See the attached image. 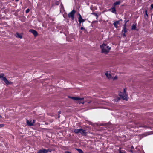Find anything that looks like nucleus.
<instances>
[{
  "mask_svg": "<svg viewBox=\"0 0 153 153\" xmlns=\"http://www.w3.org/2000/svg\"><path fill=\"white\" fill-rule=\"evenodd\" d=\"M114 100L116 102H117L119 101V100H120V98L119 97H118L117 99H115Z\"/></svg>",
  "mask_w": 153,
  "mask_h": 153,
  "instance_id": "4be33fe9",
  "label": "nucleus"
},
{
  "mask_svg": "<svg viewBox=\"0 0 153 153\" xmlns=\"http://www.w3.org/2000/svg\"><path fill=\"white\" fill-rule=\"evenodd\" d=\"M32 123V122L31 121H29L28 120H27V124L29 126H31L33 125Z\"/></svg>",
  "mask_w": 153,
  "mask_h": 153,
  "instance_id": "f8f14e48",
  "label": "nucleus"
},
{
  "mask_svg": "<svg viewBox=\"0 0 153 153\" xmlns=\"http://www.w3.org/2000/svg\"><path fill=\"white\" fill-rule=\"evenodd\" d=\"M119 21H116V22H114V23L113 25H114V26L115 27L117 28V27L118 25L119 24Z\"/></svg>",
  "mask_w": 153,
  "mask_h": 153,
  "instance_id": "4468645a",
  "label": "nucleus"
},
{
  "mask_svg": "<svg viewBox=\"0 0 153 153\" xmlns=\"http://www.w3.org/2000/svg\"><path fill=\"white\" fill-rule=\"evenodd\" d=\"M119 153H121V152L120 151V152H119Z\"/></svg>",
  "mask_w": 153,
  "mask_h": 153,
  "instance_id": "f704fd0d",
  "label": "nucleus"
},
{
  "mask_svg": "<svg viewBox=\"0 0 153 153\" xmlns=\"http://www.w3.org/2000/svg\"><path fill=\"white\" fill-rule=\"evenodd\" d=\"M68 97L74 100L78 101L79 104H83L84 103V98L68 96Z\"/></svg>",
  "mask_w": 153,
  "mask_h": 153,
  "instance_id": "7ed1b4c3",
  "label": "nucleus"
},
{
  "mask_svg": "<svg viewBox=\"0 0 153 153\" xmlns=\"http://www.w3.org/2000/svg\"><path fill=\"white\" fill-rule=\"evenodd\" d=\"M81 30H84V28L83 27H82L81 28Z\"/></svg>",
  "mask_w": 153,
  "mask_h": 153,
  "instance_id": "7c9ffc66",
  "label": "nucleus"
},
{
  "mask_svg": "<svg viewBox=\"0 0 153 153\" xmlns=\"http://www.w3.org/2000/svg\"><path fill=\"white\" fill-rule=\"evenodd\" d=\"M128 29L126 28H123L122 30V33H126Z\"/></svg>",
  "mask_w": 153,
  "mask_h": 153,
  "instance_id": "a211bd4d",
  "label": "nucleus"
},
{
  "mask_svg": "<svg viewBox=\"0 0 153 153\" xmlns=\"http://www.w3.org/2000/svg\"><path fill=\"white\" fill-rule=\"evenodd\" d=\"M79 133L83 136H86L87 134V132L85 130L80 129Z\"/></svg>",
  "mask_w": 153,
  "mask_h": 153,
  "instance_id": "0eeeda50",
  "label": "nucleus"
},
{
  "mask_svg": "<svg viewBox=\"0 0 153 153\" xmlns=\"http://www.w3.org/2000/svg\"><path fill=\"white\" fill-rule=\"evenodd\" d=\"M145 12L147 16H148V14H147V10H146Z\"/></svg>",
  "mask_w": 153,
  "mask_h": 153,
  "instance_id": "c756f323",
  "label": "nucleus"
},
{
  "mask_svg": "<svg viewBox=\"0 0 153 153\" xmlns=\"http://www.w3.org/2000/svg\"><path fill=\"white\" fill-rule=\"evenodd\" d=\"M0 117H1V116H0Z\"/></svg>",
  "mask_w": 153,
  "mask_h": 153,
  "instance_id": "4c0bfd02",
  "label": "nucleus"
},
{
  "mask_svg": "<svg viewBox=\"0 0 153 153\" xmlns=\"http://www.w3.org/2000/svg\"><path fill=\"white\" fill-rule=\"evenodd\" d=\"M18 0H16V1H18Z\"/></svg>",
  "mask_w": 153,
  "mask_h": 153,
  "instance_id": "e433bc0d",
  "label": "nucleus"
},
{
  "mask_svg": "<svg viewBox=\"0 0 153 153\" xmlns=\"http://www.w3.org/2000/svg\"><path fill=\"white\" fill-rule=\"evenodd\" d=\"M123 36L124 37H126V35L125 34V33H123Z\"/></svg>",
  "mask_w": 153,
  "mask_h": 153,
  "instance_id": "c85d7f7f",
  "label": "nucleus"
},
{
  "mask_svg": "<svg viewBox=\"0 0 153 153\" xmlns=\"http://www.w3.org/2000/svg\"><path fill=\"white\" fill-rule=\"evenodd\" d=\"M151 7L152 9H153V4H152L151 5Z\"/></svg>",
  "mask_w": 153,
  "mask_h": 153,
  "instance_id": "a878e982",
  "label": "nucleus"
},
{
  "mask_svg": "<svg viewBox=\"0 0 153 153\" xmlns=\"http://www.w3.org/2000/svg\"><path fill=\"white\" fill-rule=\"evenodd\" d=\"M0 78L1 80L3 81L7 85H8L10 84L9 81L7 80L6 77L4 76V74L2 73L0 74Z\"/></svg>",
  "mask_w": 153,
  "mask_h": 153,
  "instance_id": "20e7f679",
  "label": "nucleus"
},
{
  "mask_svg": "<svg viewBox=\"0 0 153 153\" xmlns=\"http://www.w3.org/2000/svg\"><path fill=\"white\" fill-rule=\"evenodd\" d=\"M35 122H36V120H33V122H32V123L33 124H33L35 123Z\"/></svg>",
  "mask_w": 153,
  "mask_h": 153,
  "instance_id": "b1692460",
  "label": "nucleus"
},
{
  "mask_svg": "<svg viewBox=\"0 0 153 153\" xmlns=\"http://www.w3.org/2000/svg\"><path fill=\"white\" fill-rule=\"evenodd\" d=\"M61 113V112L60 111H59L58 112L59 115Z\"/></svg>",
  "mask_w": 153,
  "mask_h": 153,
  "instance_id": "2f4dec72",
  "label": "nucleus"
},
{
  "mask_svg": "<svg viewBox=\"0 0 153 153\" xmlns=\"http://www.w3.org/2000/svg\"><path fill=\"white\" fill-rule=\"evenodd\" d=\"M75 150H77L79 153H83V151L80 149H75Z\"/></svg>",
  "mask_w": 153,
  "mask_h": 153,
  "instance_id": "6ab92c4d",
  "label": "nucleus"
},
{
  "mask_svg": "<svg viewBox=\"0 0 153 153\" xmlns=\"http://www.w3.org/2000/svg\"><path fill=\"white\" fill-rule=\"evenodd\" d=\"M126 89H124L123 92H120L119 93V96L123 99L127 100L128 99V96L126 94Z\"/></svg>",
  "mask_w": 153,
  "mask_h": 153,
  "instance_id": "f03ea898",
  "label": "nucleus"
},
{
  "mask_svg": "<svg viewBox=\"0 0 153 153\" xmlns=\"http://www.w3.org/2000/svg\"><path fill=\"white\" fill-rule=\"evenodd\" d=\"M59 117H60V116L59 115L58 116V118H59Z\"/></svg>",
  "mask_w": 153,
  "mask_h": 153,
  "instance_id": "72a5a7b5",
  "label": "nucleus"
},
{
  "mask_svg": "<svg viewBox=\"0 0 153 153\" xmlns=\"http://www.w3.org/2000/svg\"><path fill=\"white\" fill-rule=\"evenodd\" d=\"M117 79V76H115L114 77H112V79L114 80H116V79Z\"/></svg>",
  "mask_w": 153,
  "mask_h": 153,
  "instance_id": "412c9836",
  "label": "nucleus"
},
{
  "mask_svg": "<svg viewBox=\"0 0 153 153\" xmlns=\"http://www.w3.org/2000/svg\"><path fill=\"white\" fill-rule=\"evenodd\" d=\"M65 153H70L68 152L67 151L65 152Z\"/></svg>",
  "mask_w": 153,
  "mask_h": 153,
  "instance_id": "473e14b6",
  "label": "nucleus"
},
{
  "mask_svg": "<svg viewBox=\"0 0 153 153\" xmlns=\"http://www.w3.org/2000/svg\"><path fill=\"white\" fill-rule=\"evenodd\" d=\"M109 10L113 13H114L115 14L116 13V10L115 8V7H113L110 9Z\"/></svg>",
  "mask_w": 153,
  "mask_h": 153,
  "instance_id": "9b49d317",
  "label": "nucleus"
},
{
  "mask_svg": "<svg viewBox=\"0 0 153 153\" xmlns=\"http://www.w3.org/2000/svg\"><path fill=\"white\" fill-rule=\"evenodd\" d=\"M126 23H125L123 25V28H126Z\"/></svg>",
  "mask_w": 153,
  "mask_h": 153,
  "instance_id": "bb28decb",
  "label": "nucleus"
},
{
  "mask_svg": "<svg viewBox=\"0 0 153 153\" xmlns=\"http://www.w3.org/2000/svg\"><path fill=\"white\" fill-rule=\"evenodd\" d=\"M78 15L79 16L78 18V21L79 24H80L81 23L83 22L85 20L82 18L81 16L79 13L78 14Z\"/></svg>",
  "mask_w": 153,
  "mask_h": 153,
  "instance_id": "1a4fd4ad",
  "label": "nucleus"
},
{
  "mask_svg": "<svg viewBox=\"0 0 153 153\" xmlns=\"http://www.w3.org/2000/svg\"><path fill=\"white\" fill-rule=\"evenodd\" d=\"M15 36L17 38H18L20 39H22V36L21 34H19L18 32L16 33Z\"/></svg>",
  "mask_w": 153,
  "mask_h": 153,
  "instance_id": "ddd939ff",
  "label": "nucleus"
},
{
  "mask_svg": "<svg viewBox=\"0 0 153 153\" xmlns=\"http://www.w3.org/2000/svg\"><path fill=\"white\" fill-rule=\"evenodd\" d=\"M120 4V1H117L115 2H114L113 4L114 7H115L117 5H119Z\"/></svg>",
  "mask_w": 153,
  "mask_h": 153,
  "instance_id": "dca6fc26",
  "label": "nucleus"
},
{
  "mask_svg": "<svg viewBox=\"0 0 153 153\" xmlns=\"http://www.w3.org/2000/svg\"><path fill=\"white\" fill-rule=\"evenodd\" d=\"M128 20H125L124 21V22H125V23H126L128 22Z\"/></svg>",
  "mask_w": 153,
  "mask_h": 153,
  "instance_id": "cd10ccee",
  "label": "nucleus"
},
{
  "mask_svg": "<svg viewBox=\"0 0 153 153\" xmlns=\"http://www.w3.org/2000/svg\"><path fill=\"white\" fill-rule=\"evenodd\" d=\"M49 152H51L49 149H41L37 152V153H47Z\"/></svg>",
  "mask_w": 153,
  "mask_h": 153,
  "instance_id": "423d86ee",
  "label": "nucleus"
},
{
  "mask_svg": "<svg viewBox=\"0 0 153 153\" xmlns=\"http://www.w3.org/2000/svg\"><path fill=\"white\" fill-rule=\"evenodd\" d=\"M29 31L33 34L35 37L37 36L38 35L37 32L34 30L30 29L29 30Z\"/></svg>",
  "mask_w": 153,
  "mask_h": 153,
  "instance_id": "6e6552de",
  "label": "nucleus"
},
{
  "mask_svg": "<svg viewBox=\"0 0 153 153\" xmlns=\"http://www.w3.org/2000/svg\"><path fill=\"white\" fill-rule=\"evenodd\" d=\"M130 152H132V151L131 150H130Z\"/></svg>",
  "mask_w": 153,
  "mask_h": 153,
  "instance_id": "c9c22d12",
  "label": "nucleus"
},
{
  "mask_svg": "<svg viewBox=\"0 0 153 153\" xmlns=\"http://www.w3.org/2000/svg\"><path fill=\"white\" fill-rule=\"evenodd\" d=\"M4 125L3 124H0V128L3 127L4 126Z\"/></svg>",
  "mask_w": 153,
  "mask_h": 153,
  "instance_id": "393cba45",
  "label": "nucleus"
},
{
  "mask_svg": "<svg viewBox=\"0 0 153 153\" xmlns=\"http://www.w3.org/2000/svg\"><path fill=\"white\" fill-rule=\"evenodd\" d=\"M100 47L102 49V52L105 54H107L111 49L110 47H109L106 44L104 43L101 45Z\"/></svg>",
  "mask_w": 153,
  "mask_h": 153,
  "instance_id": "f257e3e1",
  "label": "nucleus"
},
{
  "mask_svg": "<svg viewBox=\"0 0 153 153\" xmlns=\"http://www.w3.org/2000/svg\"><path fill=\"white\" fill-rule=\"evenodd\" d=\"M30 11V10L29 9H27L26 10V13H28Z\"/></svg>",
  "mask_w": 153,
  "mask_h": 153,
  "instance_id": "5701e85b",
  "label": "nucleus"
},
{
  "mask_svg": "<svg viewBox=\"0 0 153 153\" xmlns=\"http://www.w3.org/2000/svg\"><path fill=\"white\" fill-rule=\"evenodd\" d=\"M136 28V25L133 24L131 27V29L132 30H135Z\"/></svg>",
  "mask_w": 153,
  "mask_h": 153,
  "instance_id": "f3484780",
  "label": "nucleus"
},
{
  "mask_svg": "<svg viewBox=\"0 0 153 153\" xmlns=\"http://www.w3.org/2000/svg\"><path fill=\"white\" fill-rule=\"evenodd\" d=\"M92 14L96 16L97 18L98 17V15H97V13H92Z\"/></svg>",
  "mask_w": 153,
  "mask_h": 153,
  "instance_id": "aec40b11",
  "label": "nucleus"
},
{
  "mask_svg": "<svg viewBox=\"0 0 153 153\" xmlns=\"http://www.w3.org/2000/svg\"><path fill=\"white\" fill-rule=\"evenodd\" d=\"M80 129H75L74 130V132L76 134H77L79 133Z\"/></svg>",
  "mask_w": 153,
  "mask_h": 153,
  "instance_id": "2eb2a0df",
  "label": "nucleus"
},
{
  "mask_svg": "<svg viewBox=\"0 0 153 153\" xmlns=\"http://www.w3.org/2000/svg\"><path fill=\"white\" fill-rule=\"evenodd\" d=\"M105 74L107 78H108L109 79H111L112 78V76H111L110 73L108 72H106Z\"/></svg>",
  "mask_w": 153,
  "mask_h": 153,
  "instance_id": "9d476101",
  "label": "nucleus"
},
{
  "mask_svg": "<svg viewBox=\"0 0 153 153\" xmlns=\"http://www.w3.org/2000/svg\"><path fill=\"white\" fill-rule=\"evenodd\" d=\"M76 13V11L73 10L71 12L69 13L68 14V17L69 18H71L72 20L74 19V14Z\"/></svg>",
  "mask_w": 153,
  "mask_h": 153,
  "instance_id": "39448f33",
  "label": "nucleus"
}]
</instances>
